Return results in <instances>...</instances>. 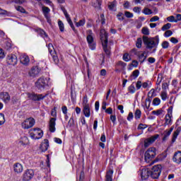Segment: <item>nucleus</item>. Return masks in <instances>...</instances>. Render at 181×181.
<instances>
[{
	"mask_svg": "<svg viewBox=\"0 0 181 181\" xmlns=\"http://www.w3.org/2000/svg\"><path fill=\"white\" fill-rule=\"evenodd\" d=\"M145 128H148V125L141 123L138 126V129H145Z\"/></svg>",
	"mask_w": 181,
	"mask_h": 181,
	"instance_id": "680f3d73",
	"label": "nucleus"
},
{
	"mask_svg": "<svg viewBox=\"0 0 181 181\" xmlns=\"http://www.w3.org/2000/svg\"><path fill=\"white\" fill-rule=\"evenodd\" d=\"M47 86V80L45 78L40 77L35 82V87L37 90H44V88Z\"/></svg>",
	"mask_w": 181,
	"mask_h": 181,
	"instance_id": "1a4fd4ad",
	"label": "nucleus"
},
{
	"mask_svg": "<svg viewBox=\"0 0 181 181\" xmlns=\"http://www.w3.org/2000/svg\"><path fill=\"white\" fill-rule=\"evenodd\" d=\"M117 18L118 21H124V19H125V17H124V13H119L117 15Z\"/></svg>",
	"mask_w": 181,
	"mask_h": 181,
	"instance_id": "5fc2aeb1",
	"label": "nucleus"
},
{
	"mask_svg": "<svg viewBox=\"0 0 181 181\" xmlns=\"http://www.w3.org/2000/svg\"><path fill=\"white\" fill-rule=\"evenodd\" d=\"M100 40L105 53H106V54H110V49H108V33L105 32V30H102L100 31Z\"/></svg>",
	"mask_w": 181,
	"mask_h": 181,
	"instance_id": "f03ea898",
	"label": "nucleus"
},
{
	"mask_svg": "<svg viewBox=\"0 0 181 181\" xmlns=\"http://www.w3.org/2000/svg\"><path fill=\"white\" fill-rule=\"evenodd\" d=\"M162 112H163V110H153L152 112V114L153 115H160V114H162Z\"/></svg>",
	"mask_w": 181,
	"mask_h": 181,
	"instance_id": "864d4df0",
	"label": "nucleus"
},
{
	"mask_svg": "<svg viewBox=\"0 0 181 181\" xmlns=\"http://www.w3.org/2000/svg\"><path fill=\"white\" fill-rule=\"evenodd\" d=\"M32 139H40L43 136V130L39 128H34L33 132L30 133Z\"/></svg>",
	"mask_w": 181,
	"mask_h": 181,
	"instance_id": "9d476101",
	"label": "nucleus"
},
{
	"mask_svg": "<svg viewBox=\"0 0 181 181\" xmlns=\"http://www.w3.org/2000/svg\"><path fill=\"white\" fill-rule=\"evenodd\" d=\"M139 51H138V49H136V48H133L132 49H131L130 53H132V54H134L135 56H138V54H139Z\"/></svg>",
	"mask_w": 181,
	"mask_h": 181,
	"instance_id": "603ef678",
	"label": "nucleus"
},
{
	"mask_svg": "<svg viewBox=\"0 0 181 181\" xmlns=\"http://www.w3.org/2000/svg\"><path fill=\"white\" fill-rule=\"evenodd\" d=\"M117 67H121L124 70L125 67H127V63L122 62V61H119L116 64Z\"/></svg>",
	"mask_w": 181,
	"mask_h": 181,
	"instance_id": "2f4dec72",
	"label": "nucleus"
},
{
	"mask_svg": "<svg viewBox=\"0 0 181 181\" xmlns=\"http://www.w3.org/2000/svg\"><path fill=\"white\" fill-rule=\"evenodd\" d=\"M105 112H106V114H109V115L112 114V107H109V108L106 109Z\"/></svg>",
	"mask_w": 181,
	"mask_h": 181,
	"instance_id": "774afa93",
	"label": "nucleus"
},
{
	"mask_svg": "<svg viewBox=\"0 0 181 181\" xmlns=\"http://www.w3.org/2000/svg\"><path fill=\"white\" fill-rule=\"evenodd\" d=\"M27 95L29 100H32L33 101H40L42 100H45V98L47 97V94H36L35 93H27Z\"/></svg>",
	"mask_w": 181,
	"mask_h": 181,
	"instance_id": "423d86ee",
	"label": "nucleus"
},
{
	"mask_svg": "<svg viewBox=\"0 0 181 181\" xmlns=\"http://www.w3.org/2000/svg\"><path fill=\"white\" fill-rule=\"evenodd\" d=\"M163 49H168L169 47V42L163 41L161 44Z\"/></svg>",
	"mask_w": 181,
	"mask_h": 181,
	"instance_id": "8fccbe9b",
	"label": "nucleus"
},
{
	"mask_svg": "<svg viewBox=\"0 0 181 181\" xmlns=\"http://www.w3.org/2000/svg\"><path fill=\"white\" fill-rule=\"evenodd\" d=\"M160 173H162L161 165H156L153 166L151 170H150V176L152 179H159Z\"/></svg>",
	"mask_w": 181,
	"mask_h": 181,
	"instance_id": "20e7f679",
	"label": "nucleus"
},
{
	"mask_svg": "<svg viewBox=\"0 0 181 181\" xmlns=\"http://www.w3.org/2000/svg\"><path fill=\"white\" fill-rule=\"evenodd\" d=\"M0 98L3 100L4 103L7 104L9 101H11V95L7 92H2L0 93Z\"/></svg>",
	"mask_w": 181,
	"mask_h": 181,
	"instance_id": "aec40b11",
	"label": "nucleus"
},
{
	"mask_svg": "<svg viewBox=\"0 0 181 181\" xmlns=\"http://www.w3.org/2000/svg\"><path fill=\"white\" fill-rule=\"evenodd\" d=\"M141 33H143V35H145L146 36L149 35V28H148V27H144L141 29Z\"/></svg>",
	"mask_w": 181,
	"mask_h": 181,
	"instance_id": "ea45409f",
	"label": "nucleus"
},
{
	"mask_svg": "<svg viewBox=\"0 0 181 181\" xmlns=\"http://www.w3.org/2000/svg\"><path fill=\"white\" fill-rule=\"evenodd\" d=\"M124 15H125L126 18H134V14H132L129 11H125Z\"/></svg>",
	"mask_w": 181,
	"mask_h": 181,
	"instance_id": "052dcab7",
	"label": "nucleus"
},
{
	"mask_svg": "<svg viewBox=\"0 0 181 181\" xmlns=\"http://www.w3.org/2000/svg\"><path fill=\"white\" fill-rule=\"evenodd\" d=\"M117 6V1H113L112 2L110 3L108 5V8L110 11H113L114 8Z\"/></svg>",
	"mask_w": 181,
	"mask_h": 181,
	"instance_id": "4c0bfd02",
	"label": "nucleus"
},
{
	"mask_svg": "<svg viewBox=\"0 0 181 181\" xmlns=\"http://www.w3.org/2000/svg\"><path fill=\"white\" fill-rule=\"evenodd\" d=\"M136 47L138 49H141L142 47V38H138L136 42Z\"/></svg>",
	"mask_w": 181,
	"mask_h": 181,
	"instance_id": "a19ab883",
	"label": "nucleus"
},
{
	"mask_svg": "<svg viewBox=\"0 0 181 181\" xmlns=\"http://www.w3.org/2000/svg\"><path fill=\"white\" fill-rule=\"evenodd\" d=\"M180 133V130H179V129H177L174 132L173 134V139H172L173 142H175V141H176V138H177V136L179 135Z\"/></svg>",
	"mask_w": 181,
	"mask_h": 181,
	"instance_id": "c9c22d12",
	"label": "nucleus"
},
{
	"mask_svg": "<svg viewBox=\"0 0 181 181\" xmlns=\"http://www.w3.org/2000/svg\"><path fill=\"white\" fill-rule=\"evenodd\" d=\"M40 149L42 152H46L47 149H49V140L45 139L44 141H42L40 146Z\"/></svg>",
	"mask_w": 181,
	"mask_h": 181,
	"instance_id": "5701e85b",
	"label": "nucleus"
},
{
	"mask_svg": "<svg viewBox=\"0 0 181 181\" xmlns=\"http://www.w3.org/2000/svg\"><path fill=\"white\" fill-rule=\"evenodd\" d=\"M86 35H87L86 40L88 42L89 48L91 50H95L96 44H95V42H94V37H93L94 33H93V30H88L86 31Z\"/></svg>",
	"mask_w": 181,
	"mask_h": 181,
	"instance_id": "7ed1b4c3",
	"label": "nucleus"
},
{
	"mask_svg": "<svg viewBox=\"0 0 181 181\" xmlns=\"http://www.w3.org/2000/svg\"><path fill=\"white\" fill-rule=\"evenodd\" d=\"M138 76H139V70L136 69L132 72V75L130 76V78L135 80V78H138Z\"/></svg>",
	"mask_w": 181,
	"mask_h": 181,
	"instance_id": "7c9ffc66",
	"label": "nucleus"
},
{
	"mask_svg": "<svg viewBox=\"0 0 181 181\" xmlns=\"http://www.w3.org/2000/svg\"><path fill=\"white\" fill-rule=\"evenodd\" d=\"M159 21V17L158 16H153L150 19V22H156Z\"/></svg>",
	"mask_w": 181,
	"mask_h": 181,
	"instance_id": "69168bd1",
	"label": "nucleus"
},
{
	"mask_svg": "<svg viewBox=\"0 0 181 181\" xmlns=\"http://www.w3.org/2000/svg\"><path fill=\"white\" fill-rule=\"evenodd\" d=\"M141 52H140L138 55L137 57L140 62V63H144V62H145V60H146V56H145V52H143L141 54Z\"/></svg>",
	"mask_w": 181,
	"mask_h": 181,
	"instance_id": "c85d7f7f",
	"label": "nucleus"
},
{
	"mask_svg": "<svg viewBox=\"0 0 181 181\" xmlns=\"http://www.w3.org/2000/svg\"><path fill=\"white\" fill-rule=\"evenodd\" d=\"M62 9L64 12V15L65 16V18H66L68 23L71 26V29L74 30V33H77V30H76V28L74 27V24H73V21H71V18H70V16L67 13V11L64 8H62Z\"/></svg>",
	"mask_w": 181,
	"mask_h": 181,
	"instance_id": "ddd939ff",
	"label": "nucleus"
},
{
	"mask_svg": "<svg viewBox=\"0 0 181 181\" xmlns=\"http://www.w3.org/2000/svg\"><path fill=\"white\" fill-rule=\"evenodd\" d=\"M160 104V99L159 98H155L153 100V105H159Z\"/></svg>",
	"mask_w": 181,
	"mask_h": 181,
	"instance_id": "49530a36",
	"label": "nucleus"
},
{
	"mask_svg": "<svg viewBox=\"0 0 181 181\" xmlns=\"http://www.w3.org/2000/svg\"><path fill=\"white\" fill-rule=\"evenodd\" d=\"M141 110L137 109L134 113V117L136 119H139L141 118Z\"/></svg>",
	"mask_w": 181,
	"mask_h": 181,
	"instance_id": "79ce46f5",
	"label": "nucleus"
},
{
	"mask_svg": "<svg viewBox=\"0 0 181 181\" xmlns=\"http://www.w3.org/2000/svg\"><path fill=\"white\" fill-rule=\"evenodd\" d=\"M128 90H129V92L131 93V94H134V93L136 91L135 86L132 84L129 87Z\"/></svg>",
	"mask_w": 181,
	"mask_h": 181,
	"instance_id": "a18cd8bd",
	"label": "nucleus"
},
{
	"mask_svg": "<svg viewBox=\"0 0 181 181\" xmlns=\"http://www.w3.org/2000/svg\"><path fill=\"white\" fill-rule=\"evenodd\" d=\"M83 107H86V105H90L88 104V99L87 98V95H85L83 97Z\"/></svg>",
	"mask_w": 181,
	"mask_h": 181,
	"instance_id": "3c124183",
	"label": "nucleus"
},
{
	"mask_svg": "<svg viewBox=\"0 0 181 181\" xmlns=\"http://www.w3.org/2000/svg\"><path fill=\"white\" fill-rule=\"evenodd\" d=\"M20 62L24 66H29V63H30V59H29V56L26 54H23L21 57Z\"/></svg>",
	"mask_w": 181,
	"mask_h": 181,
	"instance_id": "b1692460",
	"label": "nucleus"
},
{
	"mask_svg": "<svg viewBox=\"0 0 181 181\" xmlns=\"http://www.w3.org/2000/svg\"><path fill=\"white\" fill-rule=\"evenodd\" d=\"M49 132H54L56 131V118L51 117L49 123Z\"/></svg>",
	"mask_w": 181,
	"mask_h": 181,
	"instance_id": "412c9836",
	"label": "nucleus"
},
{
	"mask_svg": "<svg viewBox=\"0 0 181 181\" xmlns=\"http://www.w3.org/2000/svg\"><path fill=\"white\" fill-rule=\"evenodd\" d=\"M173 131V127H170L169 130H165L163 132V141H166L168 139V137L170 136L172 134V132Z\"/></svg>",
	"mask_w": 181,
	"mask_h": 181,
	"instance_id": "a878e982",
	"label": "nucleus"
},
{
	"mask_svg": "<svg viewBox=\"0 0 181 181\" xmlns=\"http://www.w3.org/2000/svg\"><path fill=\"white\" fill-rule=\"evenodd\" d=\"M36 31L37 33H39V35H40V36H42V37H47V34H46V32H45V30L42 29L38 28L36 30Z\"/></svg>",
	"mask_w": 181,
	"mask_h": 181,
	"instance_id": "473e14b6",
	"label": "nucleus"
},
{
	"mask_svg": "<svg viewBox=\"0 0 181 181\" xmlns=\"http://www.w3.org/2000/svg\"><path fill=\"white\" fill-rule=\"evenodd\" d=\"M16 11H18V12H21V13H25L26 15H28L27 11L21 6H16Z\"/></svg>",
	"mask_w": 181,
	"mask_h": 181,
	"instance_id": "f704fd0d",
	"label": "nucleus"
},
{
	"mask_svg": "<svg viewBox=\"0 0 181 181\" xmlns=\"http://www.w3.org/2000/svg\"><path fill=\"white\" fill-rule=\"evenodd\" d=\"M58 26L59 28L60 32H64V23H63L62 21H58Z\"/></svg>",
	"mask_w": 181,
	"mask_h": 181,
	"instance_id": "e433bc0d",
	"label": "nucleus"
},
{
	"mask_svg": "<svg viewBox=\"0 0 181 181\" xmlns=\"http://www.w3.org/2000/svg\"><path fill=\"white\" fill-rule=\"evenodd\" d=\"M143 13H144V15H151L152 10L148 8H144V9L143 10Z\"/></svg>",
	"mask_w": 181,
	"mask_h": 181,
	"instance_id": "c03bdc74",
	"label": "nucleus"
},
{
	"mask_svg": "<svg viewBox=\"0 0 181 181\" xmlns=\"http://www.w3.org/2000/svg\"><path fill=\"white\" fill-rule=\"evenodd\" d=\"M76 28H80V26H83V25H86V19L83 18L80 20L78 22L75 23Z\"/></svg>",
	"mask_w": 181,
	"mask_h": 181,
	"instance_id": "72a5a7b5",
	"label": "nucleus"
},
{
	"mask_svg": "<svg viewBox=\"0 0 181 181\" xmlns=\"http://www.w3.org/2000/svg\"><path fill=\"white\" fill-rule=\"evenodd\" d=\"M139 173L143 180H146L151 176V171L148 168H141L139 170Z\"/></svg>",
	"mask_w": 181,
	"mask_h": 181,
	"instance_id": "4468645a",
	"label": "nucleus"
},
{
	"mask_svg": "<svg viewBox=\"0 0 181 181\" xmlns=\"http://www.w3.org/2000/svg\"><path fill=\"white\" fill-rule=\"evenodd\" d=\"M134 12H136V13H141V8L140 7H134L133 8Z\"/></svg>",
	"mask_w": 181,
	"mask_h": 181,
	"instance_id": "338daca9",
	"label": "nucleus"
},
{
	"mask_svg": "<svg viewBox=\"0 0 181 181\" xmlns=\"http://www.w3.org/2000/svg\"><path fill=\"white\" fill-rule=\"evenodd\" d=\"M41 71L42 69H40V67H39L38 66H34L31 67L30 69L28 71V76L29 77L35 78V77H37L39 74H40Z\"/></svg>",
	"mask_w": 181,
	"mask_h": 181,
	"instance_id": "0eeeda50",
	"label": "nucleus"
},
{
	"mask_svg": "<svg viewBox=\"0 0 181 181\" xmlns=\"http://www.w3.org/2000/svg\"><path fill=\"white\" fill-rule=\"evenodd\" d=\"M123 60L124 62H129V60H131V57H129V54L124 53L123 55Z\"/></svg>",
	"mask_w": 181,
	"mask_h": 181,
	"instance_id": "37998d69",
	"label": "nucleus"
},
{
	"mask_svg": "<svg viewBox=\"0 0 181 181\" xmlns=\"http://www.w3.org/2000/svg\"><path fill=\"white\" fill-rule=\"evenodd\" d=\"M83 111L85 117H86L87 118L90 117V105L83 106Z\"/></svg>",
	"mask_w": 181,
	"mask_h": 181,
	"instance_id": "cd10ccee",
	"label": "nucleus"
},
{
	"mask_svg": "<svg viewBox=\"0 0 181 181\" xmlns=\"http://www.w3.org/2000/svg\"><path fill=\"white\" fill-rule=\"evenodd\" d=\"M13 2L18 5H22V4H25V2H26V0H13Z\"/></svg>",
	"mask_w": 181,
	"mask_h": 181,
	"instance_id": "e2e57ef3",
	"label": "nucleus"
},
{
	"mask_svg": "<svg viewBox=\"0 0 181 181\" xmlns=\"http://www.w3.org/2000/svg\"><path fill=\"white\" fill-rule=\"evenodd\" d=\"M6 63L8 66H16L18 64V57L13 54L7 55Z\"/></svg>",
	"mask_w": 181,
	"mask_h": 181,
	"instance_id": "9b49d317",
	"label": "nucleus"
},
{
	"mask_svg": "<svg viewBox=\"0 0 181 181\" xmlns=\"http://www.w3.org/2000/svg\"><path fill=\"white\" fill-rule=\"evenodd\" d=\"M33 176H35V172H33V170H27L23 173V180L29 181L33 177Z\"/></svg>",
	"mask_w": 181,
	"mask_h": 181,
	"instance_id": "2eb2a0df",
	"label": "nucleus"
},
{
	"mask_svg": "<svg viewBox=\"0 0 181 181\" xmlns=\"http://www.w3.org/2000/svg\"><path fill=\"white\" fill-rule=\"evenodd\" d=\"M170 28H172V24L168 23L161 28V30L165 32V30H168V29H170Z\"/></svg>",
	"mask_w": 181,
	"mask_h": 181,
	"instance_id": "58836bf2",
	"label": "nucleus"
},
{
	"mask_svg": "<svg viewBox=\"0 0 181 181\" xmlns=\"http://www.w3.org/2000/svg\"><path fill=\"white\" fill-rule=\"evenodd\" d=\"M172 35H173V33L170 30H167L164 33L165 37H169L170 36H172Z\"/></svg>",
	"mask_w": 181,
	"mask_h": 181,
	"instance_id": "09e8293b",
	"label": "nucleus"
},
{
	"mask_svg": "<svg viewBox=\"0 0 181 181\" xmlns=\"http://www.w3.org/2000/svg\"><path fill=\"white\" fill-rule=\"evenodd\" d=\"M141 87H142V81H138L136 83V90H141Z\"/></svg>",
	"mask_w": 181,
	"mask_h": 181,
	"instance_id": "4d7b16f0",
	"label": "nucleus"
},
{
	"mask_svg": "<svg viewBox=\"0 0 181 181\" xmlns=\"http://www.w3.org/2000/svg\"><path fill=\"white\" fill-rule=\"evenodd\" d=\"M173 160L175 163L180 165L181 163V151H178L174 153V156L173 157Z\"/></svg>",
	"mask_w": 181,
	"mask_h": 181,
	"instance_id": "4be33fe9",
	"label": "nucleus"
},
{
	"mask_svg": "<svg viewBox=\"0 0 181 181\" xmlns=\"http://www.w3.org/2000/svg\"><path fill=\"white\" fill-rule=\"evenodd\" d=\"M114 173V170H109L106 172L105 175V181H112V174Z\"/></svg>",
	"mask_w": 181,
	"mask_h": 181,
	"instance_id": "bb28decb",
	"label": "nucleus"
},
{
	"mask_svg": "<svg viewBox=\"0 0 181 181\" xmlns=\"http://www.w3.org/2000/svg\"><path fill=\"white\" fill-rule=\"evenodd\" d=\"M161 98L163 101H165L166 98H168V93H166L165 91L161 92Z\"/></svg>",
	"mask_w": 181,
	"mask_h": 181,
	"instance_id": "6e6d98bb",
	"label": "nucleus"
},
{
	"mask_svg": "<svg viewBox=\"0 0 181 181\" xmlns=\"http://www.w3.org/2000/svg\"><path fill=\"white\" fill-rule=\"evenodd\" d=\"M42 12L44 14L45 18H46L47 19V22L48 23H51L52 20L50 19V15L49 13H50V8H49V7L47 6H42Z\"/></svg>",
	"mask_w": 181,
	"mask_h": 181,
	"instance_id": "a211bd4d",
	"label": "nucleus"
},
{
	"mask_svg": "<svg viewBox=\"0 0 181 181\" xmlns=\"http://www.w3.org/2000/svg\"><path fill=\"white\" fill-rule=\"evenodd\" d=\"M173 107L170 106L168 109V114L165 115V124L166 125H169L170 122H172V112H173Z\"/></svg>",
	"mask_w": 181,
	"mask_h": 181,
	"instance_id": "6ab92c4d",
	"label": "nucleus"
},
{
	"mask_svg": "<svg viewBox=\"0 0 181 181\" xmlns=\"http://www.w3.org/2000/svg\"><path fill=\"white\" fill-rule=\"evenodd\" d=\"M167 21L168 22H177V21H176V19H175V16H170L168 17Z\"/></svg>",
	"mask_w": 181,
	"mask_h": 181,
	"instance_id": "13d9d810",
	"label": "nucleus"
},
{
	"mask_svg": "<svg viewBox=\"0 0 181 181\" xmlns=\"http://www.w3.org/2000/svg\"><path fill=\"white\" fill-rule=\"evenodd\" d=\"M5 124V115L0 113V125Z\"/></svg>",
	"mask_w": 181,
	"mask_h": 181,
	"instance_id": "de8ad7c7",
	"label": "nucleus"
},
{
	"mask_svg": "<svg viewBox=\"0 0 181 181\" xmlns=\"http://www.w3.org/2000/svg\"><path fill=\"white\" fill-rule=\"evenodd\" d=\"M153 94H155V89L153 88L148 93V98H146V108H147V110H149V107H151V102L152 101Z\"/></svg>",
	"mask_w": 181,
	"mask_h": 181,
	"instance_id": "f3484780",
	"label": "nucleus"
},
{
	"mask_svg": "<svg viewBox=\"0 0 181 181\" xmlns=\"http://www.w3.org/2000/svg\"><path fill=\"white\" fill-rule=\"evenodd\" d=\"M12 47V45L10 42H6L5 49L6 50H10Z\"/></svg>",
	"mask_w": 181,
	"mask_h": 181,
	"instance_id": "0e129e2a",
	"label": "nucleus"
},
{
	"mask_svg": "<svg viewBox=\"0 0 181 181\" xmlns=\"http://www.w3.org/2000/svg\"><path fill=\"white\" fill-rule=\"evenodd\" d=\"M155 156H156V148H149L144 154L145 161L148 163Z\"/></svg>",
	"mask_w": 181,
	"mask_h": 181,
	"instance_id": "39448f33",
	"label": "nucleus"
},
{
	"mask_svg": "<svg viewBox=\"0 0 181 181\" xmlns=\"http://www.w3.org/2000/svg\"><path fill=\"white\" fill-rule=\"evenodd\" d=\"M143 42L146 45V49L152 50V49L158 47L159 45V37L156 36L155 37H148L147 36H143Z\"/></svg>",
	"mask_w": 181,
	"mask_h": 181,
	"instance_id": "f257e3e1",
	"label": "nucleus"
},
{
	"mask_svg": "<svg viewBox=\"0 0 181 181\" xmlns=\"http://www.w3.org/2000/svg\"><path fill=\"white\" fill-rule=\"evenodd\" d=\"M35 119L33 117H30L24 120L22 124V128L23 129H30V128H32L33 125H35Z\"/></svg>",
	"mask_w": 181,
	"mask_h": 181,
	"instance_id": "6e6552de",
	"label": "nucleus"
},
{
	"mask_svg": "<svg viewBox=\"0 0 181 181\" xmlns=\"http://www.w3.org/2000/svg\"><path fill=\"white\" fill-rule=\"evenodd\" d=\"M158 138H159V134H156L154 136H152L146 139L144 141V147L148 148V146H149L150 145H152V144H153V142H155V141H156V139H158Z\"/></svg>",
	"mask_w": 181,
	"mask_h": 181,
	"instance_id": "dca6fc26",
	"label": "nucleus"
},
{
	"mask_svg": "<svg viewBox=\"0 0 181 181\" xmlns=\"http://www.w3.org/2000/svg\"><path fill=\"white\" fill-rule=\"evenodd\" d=\"M48 49L51 56H52V59L55 64H57L59 63V57H57V55L56 54V50H54V47H53V44L49 43L48 45Z\"/></svg>",
	"mask_w": 181,
	"mask_h": 181,
	"instance_id": "f8f14e48",
	"label": "nucleus"
},
{
	"mask_svg": "<svg viewBox=\"0 0 181 181\" xmlns=\"http://www.w3.org/2000/svg\"><path fill=\"white\" fill-rule=\"evenodd\" d=\"M13 169L16 173H22V172H23V166L19 163H16L13 165Z\"/></svg>",
	"mask_w": 181,
	"mask_h": 181,
	"instance_id": "393cba45",
	"label": "nucleus"
},
{
	"mask_svg": "<svg viewBox=\"0 0 181 181\" xmlns=\"http://www.w3.org/2000/svg\"><path fill=\"white\" fill-rule=\"evenodd\" d=\"M134 119V113L132 112H130L127 117V121H132Z\"/></svg>",
	"mask_w": 181,
	"mask_h": 181,
	"instance_id": "bf43d9fd",
	"label": "nucleus"
},
{
	"mask_svg": "<svg viewBox=\"0 0 181 181\" xmlns=\"http://www.w3.org/2000/svg\"><path fill=\"white\" fill-rule=\"evenodd\" d=\"M21 145H29V139L26 136H23L20 140Z\"/></svg>",
	"mask_w": 181,
	"mask_h": 181,
	"instance_id": "c756f323",
	"label": "nucleus"
}]
</instances>
